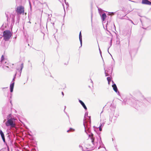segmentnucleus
I'll return each instance as SVG.
<instances>
[{"instance_id": "f257e3e1", "label": "nucleus", "mask_w": 151, "mask_h": 151, "mask_svg": "<svg viewBox=\"0 0 151 151\" xmlns=\"http://www.w3.org/2000/svg\"><path fill=\"white\" fill-rule=\"evenodd\" d=\"M89 137L91 140V142L96 147H98V149H99L100 147H103L104 145L99 135L97 134L95 137L93 136V134H91L89 135Z\"/></svg>"}, {"instance_id": "f03ea898", "label": "nucleus", "mask_w": 151, "mask_h": 151, "mask_svg": "<svg viewBox=\"0 0 151 151\" xmlns=\"http://www.w3.org/2000/svg\"><path fill=\"white\" fill-rule=\"evenodd\" d=\"M7 121L5 123L6 126L7 127H14L15 125L14 121L15 119L13 116L11 114H9L7 117Z\"/></svg>"}, {"instance_id": "7ed1b4c3", "label": "nucleus", "mask_w": 151, "mask_h": 151, "mask_svg": "<svg viewBox=\"0 0 151 151\" xmlns=\"http://www.w3.org/2000/svg\"><path fill=\"white\" fill-rule=\"evenodd\" d=\"M12 33L9 30H6L3 33V37L5 41H8L11 37Z\"/></svg>"}, {"instance_id": "20e7f679", "label": "nucleus", "mask_w": 151, "mask_h": 151, "mask_svg": "<svg viewBox=\"0 0 151 151\" xmlns=\"http://www.w3.org/2000/svg\"><path fill=\"white\" fill-rule=\"evenodd\" d=\"M16 11L18 15L21 14H24V8L22 6H18L16 9Z\"/></svg>"}, {"instance_id": "39448f33", "label": "nucleus", "mask_w": 151, "mask_h": 151, "mask_svg": "<svg viewBox=\"0 0 151 151\" xmlns=\"http://www.w3.org/2000/svg\"><path fill=\"white\" fill-rule=\"evenodd\" d=\"M1 62L4 66L9 68L8 65L9 62L7 59H4L3 55H2L1 56Z\"/></svg>"}, {"instance_id": "423d86ee", "label": "nucleus", "mask_w": 151, "mask_h": 151, "mask_svg": "<svg viewBox=\"0 0 151 151\" xmlns=\"http://www.w3.org/2000/svg\"><path fill=\"white\" fill-rule=\"evenodd\" d=\"M16 73H15L14 75V78L13 79L12 81L11 82V83L10 86V91L11 92H12L13 91L14 82V81L15 80V79L16 78Z\"/></svg>"}, {"instance_id": "0eeeda50", "label": "nucleus", "mask_w": 151, "mask_h": 151, "mask_svg": "<svg viewBox=\"0 0 151 151\" xmlns=\"http://www.w3.org/2000/svg\"><path fill=\"white\" fill-rule=\"evenodd\" d=\"M112 72V68L111 67L108 68V70H105V73L106 76H111Z\"/></svg>"}, {"instance_id": "6e6552de", "label": "nucleus", "mask_w": 151, "mask_h": 151, "mask_svg": "<svg viewBox=\"0 0 151 151\" xmlns=\"http://www.w3.org/2000/svg\"><path fill=\"white\" fill-rule=\"evenodd\" d=\"M83 124L85 128V132L87 133L86 130H88L90 128V126H88L87 125V123L85 121H84L83 122Z\"/></svg>"}, {"instance_id": "1a4fd4ad", "label": "nucleus", "mask_w": 151, "mask_h": 151, "mask_svg": "<svg viewBox=\"0 0 151 151\" xmlns=\"http://www.w3.org/2000/svg\"><path fill=\"white\" fill-rule=\"evenodd\" d=\"M142 3L144 4L151 5V2L148 0H142Z\"/></svg>"}, {"instance_id": "9d476101", "label": "nucleus", "mask_w": 151, "mask_h": 151, "mask_svg": "<svg viewBox=\"0 0 151 151\" xmlns=\"http://www.w3.org/2000/svg\"><path fill=\"white\" fill-rule=\"evenodd\" d=\"M0 134L1 137L3 142H5L4 134L1 130H0Z\"/></svg>"}, {"instance_id": "9b49d317", "label": "nucleus", "mask_w": 151, "mask_h": 151, "mask_svg": "<svg viewBox=\"0 0 151 151\" xmlns=\"http://www.w3.org/2000/svg\"><path fill=\"white\" fill-rule=\"evenodd\" d=\"M112 86L114 90L115 91V92H116V93L118 92V93H119V91H118L117 88L115 84H113L112 85Z\"/></svg>"}, {"instance_id": "f8f14e48", "label": "nucleus", "mask_w": 151, "mask_h": 151, "mask_svg": "<svg viewBox=\"0 0 151 151\" xmlns=\"http://www.w3.org/2000/svg\"><path fill=\"white\" fill-rule=\"evenodd\" d=\"M79 102L82 106L85 109V110H86L87 109V108L84 103L81 100H79Z\"/></svg>"}, {"instance_id": "ddd939ff", "label": "nucleus", "mask_w": 151, "mask_h": 151, "mask_svg": "<svg viewBox=\"0 0 151 151\" xmlns=\"http://www.w3.org/2000/svg\"><path fill=\"white\" fill-rule=\"evenodd\" d=\"M101 19L103 21H104L106 18V15L105 13H103L101 16Z\"/></svg>"}, {"instance_id": "4468645a", "label": "nucleus", "mask_w": 151, "mask_h": 151, "mask_svg": "<svg viewBox=\"0 0 151 151\" xmlns=\"http://www.w3.org/2000/svg\"><path fill=\"white\" fill-rule=\"evenodd\" d=\"M79 39L81 45V47L82 46V35L81 34V32H80L79 35Z\"/></svg>"}, {"instance_id": "2eb2a0df", "label": "nucleus", "mask_w": 151, "mask_h": 151, "mask_svg": "<svg viewBox=\"0 0 151 151\" xmlns=\"http://www.w3.org/2000/svg\"><path fill=\"white\" fill-rule=\"evenodd\" d=\"M10 17L12 18L11 22L12 23H14L15 22V16L14 14L10 15Z\"/></svg>"}, {"instance_id": "dca6fc26", "label": "nucleus", "mask_w": 151, "mask_h": 151, "mask_svg": "<svg viewBox=\"0 0 151 151\" xmlns=\"http://www.w3.org/2000/svg\"><path fill=\"white\" fill-rule=\"evenodd\" d=\"M80 148L83 151H87L88 150V149L86 148H84L82 146L79 145Z\"/></svg>"}, {"instance_id": "f3484780", "label": "nucleus", "mask_w": 151, "mask_h": 151, "mask_svg": "<svg viewBox=\"0 0 151 151\" xmlns=\"http://www.w3.org/2000/svg\"><path fill=\"white\" fill-rule=\"evenodd\" d=\"M140 104V103L138 101H137L136 102V103H135L134 104H135V107H137V106H139V104Z\"/></svg>"}, {"instance_id": "a211bd4d", "label": "nucleus", "mask_w": 151, "mask_h": 151, "mask_svg": "<svg viewBox=\"0 0 151 151\" xmlns=\"http://www.w3.org/2000/svg\"><path fill=\"white\" fill-rule=\"evenodd\" d=\"M23 66H24V64H23V63H22L21 65H20V73H21V72H22V70L23 68Z\"/></svg>"}, {"instance_id": "6ab92c4d", "label": "nucleus", "mask_w": 151, "mask_h": 151, "mask_svg": "<svg viewBox=\"0 0 151 151\" xmlns=\"http://www.w3.org/2000/svg\"><path fill=\"white\" fill-rule=\"evenodd\" d=\"M75 130L72 128H70L67 131V132H73Z\"/></svg>"}, {"instance_id": "aec40b11", "label": "nucleus", "mask_w": 151, "mask_h": 151, "mask_svg": "<svg viewBox=\"0 0 151 151\" xmlns=\"http://www.w3.org/2000/svg\"><path fill=\"white\" fill-rule=\"evenodd\" d=\"M107 80L108 81L109 84L110 82L111 81V78L110 77H108L107 78Z\"/></svg>"}, {"instance_id": "412c9836", "label": "nucleus", "mask_w": 151, "mask_h": 151, "mask_svg": "<svg viewBox=\"0 0 151 151\" xmlns=\"http://www.w3.org/2000/svg\"><path fill=\"white\" fill-rule=\"evenodd\" d=\"M104 124H105L104 122L102 123V124H101V125L100 126L102 127L104 126Z\"/></svg>"}, {"instance_id": "4be33fe9", "label": "nucleus", "mask_w": 151, "mask_h": 151, "mask_svg": "<svg viewBox=\"0 0 151 151\" xmlns=\"http://www.w3.org/2000/svg\"><path fill=\"white\" fill-rule=\"evenodd\" d=\"M114 13H115V12H109V15H113L114 14Z\"/></svg>"}, {"instance_id": "5701e85b", "label": "nucleus", "mask_w": 151, "mask_h": 151, "mask_svg": "<svg viewBox=\"0 0 151 151\" xmlns=\"http://www.w3.org/2000/svg\"><path fill=\"white\" fill-rule=\"evenodd\" d=\"M111 40L110 41V46L109 47V48H108V51L109 52V47L111 46V45H112V44H111Z\"/></svg>"}, {"instance_id": "b1692460", "label": "nucleus", "mask_w": 151, "mask_h": 151, "mask_svg": "<svg viewBox=\"0 0 151 151\" xmlns=\"http://www.w3.org/2000/svg\"><path fill=\"white\" fill-rule=\"evenodd\" d=\"M102 127H100V126H99V130L100 131H102Z\"/></svg>"}, {"instance_id": "393cba45", "label": "nucleus", "mask_w": 151, "mask_h": 151, "mask_svg": "<svg viewBox=\"0 0 151 151\" xmlns=\"http://www.w3.org/2000/svg\"><path fill=\"white\" fill-rule=\"evenodd\" d=\"M64 1L65 2V3L66 4V5H67V6L68 5V3H67V2H66V0H64Z\"/></svg>"}, {"instance_id": "a878e982", "label": "nucleus", "mask_w": 151, "mask_h": 151, "mask_svg": "<svg viewBox=\"0 0 151 151\" xmlns=\"http://www.w3.org/2000/svg\"><path fill=\"white\" fill-rule=\"evenodd\" d=\"M88 114V112H86L85 114V117L86 116H87Z\"/></svg>"}, {"instance_id": "bb28decb", "label": "nucleus", "mask_w": 151, "mask_h": 151, "mask_svg": "<svg viewBox=\"0 0 151 151\" xmlns=\"http://www.w3.org/2000/svg\"><path fill=\"white\" fill-rule=\"evenodd\" d=\"M129 20L133 24H134V23L133 22V21L132 20L129 19Z\"/></svg>"}, {"instance_id": "cd10ccee", "label": "nucleus", "mask_w": 151, "mask_h": 151, "mask_svg": "<svg viewBox=\"0 0 151 151\" xmlns=\"http://www.w3.org/2000/svg\"><path fill=\"white\" fill-rule=\"evenodd\" d=\"M99 52H100V54H101V52L100 49V48H99Z\"/></svg>"}, {"instance_id": "c85d7f7f", "label": "nucleus", "mask_w": 151, "mask_h": 151, "mask_svg": "<svg viewBox=\"0 0 151 151\" xmlns=\"http://www.w3.org/2000/svg\"><path fill=\"white\" fill-rule=\"evenodd\" d=\"M67 114V116H68V118H69V116L67 114Z\"/></svg>"}, {"instance_id": "c756f323", "label": "nucleus", "mask_w": 151, "mask_h": 151, "mask_svg": "<svg viewBox=\"0 0 151 151\" xmlns=\"http://www.w3.org/2000/svg\"><path fill=\"white\" fill-rule=\"evenodd\" d=\"M62 95L63 96H64V93H63V92H62Z\"/></svg>"}, {"instance_id": "7c9ffc66", "label": "nucleus", "mask_w": 151, "mask_h": 151, "mask_svg": "<svg viewBox=\"0 0 151 151\" xmlns=\"http://www.w3.org/2000/svg\"><path fill=\"white\" fill-rule=\"evenodd\" d=\"M88 117L90 119V117H91L90 116H88Z\"/></svg>"}, {"instance_id": "2f4dec72", "label": "nucleus", "mask_w": 151, "mask_h": 151, "mask_svg": "<svg viewBox=\"0 0 151 151\" xmlns=\"http://www.w3.org/2000/svg\"><path fill=\"white\" fill-rule=\"evenodd\" d=\"M29 3L30 5H31V4H30V1H29Z\"/></svg>"}, {"instance_id": "473e14b6", "label": "nucleus", "mask_w": 151, "mask_h": 151, "mask_svg": "<svg viewBox=\"0 0 151 151\" xmlns=\"http://www.w3.org/2000/svg\"><path fill=\"white\" fill-rule=\"evenodd\" d=\"M62 5H63V6H64L63 4H62ZM63 7L64 8V6H63Z\"/></svg>"}, {"instance_id": "72a5a7b5", "label": "nucleus", "mask_w": 151, "mask_h": 151, "mask_svg": "<svg viewBox=\"0 0 151 151\" xmlns=\"http://www.w3.org/2000/svg\"><path fill=\"white\" fill-rule=\"evenodd\" d=\"M91 82L92 83H93V81H92L91 80Z\"/></svg>"}, {"instance_id": "f704fd0d", "label": "nucleus", "mask_w": 151, "mask_h": 151, "mask_svg": "<svg viewBox=\"0 0 151 151\" xmlns=\"http://www.w3.org/2000/svg\"><path fill=\"white\" fill-rule=\"evenodd\" d=\"M142 28L145 29V28L144 27H142Z\"/></svg>"}, {"instance_id": "c9c22d12", "label": "nucleus", "mask_w": 151, "mask_h": 151, "mask_svg": "<svg viewBox=\"0 0 151 151\" xmlns=\"http://www.w3.org/2000/svg\"><path fill=\"white\" fill-rule=\"evenodd\" d=\"M112 82L113 83H114V82L113 81H112Z\"/></svg>"}]
</instances>
